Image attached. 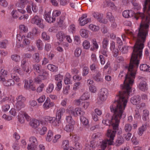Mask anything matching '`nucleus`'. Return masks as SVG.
Here are the masks:
<instances>
[{
	"label": "nucleus",
	"mask_w": 150,
	"mask_h": 150,
	"mask_svg": "<svg viewBox=\"0 0 150 150\" xmlns=\"http://www.w3.org/2000/svg\"><path fill=\"white\" fill-rule=\"evenodd\" d=\"M63 78V76L60 74L56 75L54 76L56 82L62 81Z\"/></svg>",
	"instance_id": "obj_54"
},
{
	"label": "nucleus",
	"mask_w": 150,
	"mask_h": 150,
	"mask_svg": "<svg viewBox=\"0 0 150 150\" xmlns=\"http://www.w3.org/2000/svg\"><path fill=\"white\" fill-rule=\"evenodd\" d=\"M31 23L35 24L41 28H44L45 25L43 24V20L40 16L36 15L30 20Z\"/></svg>",
	"instance_id": "obj_7"
},
{
	"label": "nucleus",
	"mask_w": 150,
	"mask_h": 150,
	"mask_svg": "<svg viewBox=\"0 0 150 150\" xmlns=\"http://www.w3.org/2000/svg\"><path fill=\"white\" fill-rule=\"evenodd\" d=\"M16 102L15 104V106L18 110L24 108L25 106V98L22 95H19L16 98Z\"/></svg>",
	"instance_id": "obj_5"
},
{
	"label": "nucleus",
	"mask_w": 150,
	"mask_h": 150,
	"mask_svg": "<svg viewBox=\"0 0 150 150\" xmlns=\"http://www.w3.org/2000/svg\"><path fill=\"white\" fill-rule=\"evenodd\" d=\"M80 119L81 123L85 126L89 125V121L84 116L80 117Z\"/></svg>",
	"instance_id": "obj_31"
},
{
	"label": "nucleus",
	"mask_w": 150,
	"mask_h": 150,
	"mask_svg": "<svg viewBox=\"0 0 150 150\" xmlns=\"http://www.w3.org/2000/svg\"><path fill=\"white\" fill-rule=\"evenodd\" d=\"M108 95V91L105 88H102L100 91L97 99L98 103H101L106 100Z\"/></svg>",
	"instance_id": "obj_6"
},
{
	"label": "nucleus",
	"mask_w": 150,
	"mask_h": 150,
	"mask_svg": "<svg viewBox=\"0 0 150 150\" xmlns=\"http://www.w3.org/2000/svg\"><path fill=\"white\" fill-rule=\"evenodd\" d=\"M70 89V86L69 85L65 86L63 88L62 92L64 94L67 95L69 93V91Z\"/></svg>",
	"instance_id": "obj_62"
},
{
	"label": "nucleus",
	"mask_w": 150,
	"mask_h": 150,
	"mask_svg": "<svg viewBox=\"0 0 150 150\" xmlns=\"http://www.w3.org/2000/svg\"><path fill=\"white\" fill-rule=\"evenodd\" d=\"M74 125L71 124H68L64 127V130L67 132H71L74 129Z\"/></svg>",
	"instance_id": "obj_43"
},
{
	"label": "nucleus",
	"mask_w": 150,
	"mask_h": 150,
	"mask_svg": "<svg viewBox=\"0 0 150 150\" xmlns=\"http://www.w3.org/2000/svg\"><path fill=\"white\" fill-rule=\"evenodd\" d=\"M127 103L126 99L123 100L120 98L119 100L115 101L110 106V109L111 112L114 113L110 121L109 119H103L102 121L103 123L107 126H112L114 129H118V126L120 119L125 118L126 115L124 110Z\"/></svg>",
	"instance_id": "obj_3"
},
{
	"label": "nucleus",
	"mask_w": 150,
	"mask_h": 150,
	"mask_svg": "<svg viewBox=\"0 0 150 150\" xmlns=\"http://www.w3.org/2000/svg\"><path fill=\"white\" fill-rule=\"evenodd\" d=\"M89 29L93 32L98 31L99 29V27L93 24H91L88 26Z\"/></svg>",
	"instance_id": "obj_32"
},
{
	"label": "nucleus",
	"mask_w": 150,
	"mask_h": 150,
	"mask_svg": "<svg viewBox=\"0 0 150 150\" xmlns=\"http://www.w3.org/2000/svg\"><path fill=\"white\" fill-rule=\"evenodd\" d=\"M44 17L46 21L49 23H52L54 21V18H51L50 12L45 13Z\"/></svg>",
	"instance_id": "obj_30"
},
{
	"label": "nucleus",
	"mask_w": 150,
	"mask_h": 150,
	"mask_svg": "<svg viewBox=\"0 0 150 150\" xmlns=\"http://www.w3.org/2000/svg\"><path fill=\"white\" fill-rule=\"evenodd\" d=\"M12 59L16 62H19L20 60V57L17 54H15L11 56Z\"/></svg>",
	"instance_id": "obj_60"
},
{
	"label": "nucleus",
	"mask_w": 150,
	"mask_h": 150,
	"mask_svg": "<svg viewBox=\"0 0 150 150\" xmlns=\"http://www.w3.org/2000/svg\"><path fill=\"white\" fill-rule=\"evenodd\" d=\"M11 77L16 82H19L21 81V79L19 77L15 74L11 73Z\"/></svg>",
	"instance_id": "obj_51"
},
{
	"label": "nucleus",
	"mask_w": 150,
	"mask_h": 150,
	"mask_svg": "<svg viewBox=\"0 0 150 150\" xmlns=\"http://www.w3.org/2000/svg\"><path fill=\"white\" fill-rule=\"evenodd\" d=\"M56 37L58 41L62 42L64 38V34L62 31L59 32L56 34Z\"/></svg>",
	"instance_id": "obj_29"
},
{
	"label": "nucleus",
	"mask_w": 150,
	"mask_h": 150,
	"mask_svg": "<svg viewBox=\"0 0 150 150\" xmlns=\"http://www.w3.org/2000/svg\"><path fill=\"white\" fill-rule=\"evenodd\" d=\"M75 111L74 110V108L71 105H69L66 110V112L69 115H74Z\"/></svg>",
	"instance_id": "obj_40"
},
{
	"label": "nucleus",
	"mask_w": 150,
	"mask_h": 150,
	"mask_svg": "<svg viewBox=\"0 0 150 150\" xmlns=\"http://www.w3.org/2000/svg\"><path fill=\"white\" fill-rule=\"evenodd\" d=\"M139 68L141 71L150 72V67L146 64H142L140 65Z\"/></svg>",
	"instance_id": "obj_26"
},
{
	"label": "nucleus",
	"mask_w": 150,
	"mask_h": 150,
	"mask_svg": "<svg viewBox=\"0 0 150 150\" xmlns=\"http://www.w3.org/2000/svg\"><path fill=\"white\" fill-rule=\"evenodd\" d=\"M11 15L14 18H18L19 16L18 10L13 9L11 12Z\"/></svg>",
	"instance_id": "obj_59"
},
{
	"label": "nucleus",
	"mask_w": 150,
	"mask_h": 150,
	"mask_svg": "<svg viewBox=\"0 0 150 150\" xmlns=\"http://www.w3.org/2000/svg\"><path fill=\"white\" fill-rule=\"evenodd\" d=\"M65 110L64 108H61L57 110L56 114V117L59 119H61L62 116L65 112Z\"/></svg>",
	"instance_id": "obj_23"
},
{
	"label": "nucleus",
	"mask_w": 150,
	"mask_h": 150,
	"mask_svg": "<svg viewBox=\"0 0 150 150\" xmlns=\"http://www.w3.org/2000/svg\"><path fill=\"white\" fill-rule=\"evenodd\" d=\"M33 67L34 70L39 74L43 70L42 69L41 66L38 64L34 65Z\"/></svg>",
	"instance_id": "obj_38"
},
{
	"label": "nucleus",
	"mask_w": 150,
	"mask_h": 150,
	"mask_svg": "<svg viewBox=\"0 0 150 150\" xmlns=\"http://www.w3.org/2000/svg\"><path fill=\"white\" fill-rule=\"evenodd\" d=\"M0 81L6 86H13L15 84V82L13 79H9L6 80L5 78L2 76H0Z\"/></svg>",
	"instance_id": "obj_11"
},
{
	"label": "nucleus",
	"mask_w": 150,
	"mask_h": 150,
	"mask_svg": "<svg viewBox=\"0 0 150 150\" xmlns=\"http://www.w3.org/2000/svg\"><path fill=\"white\" fill-rule=\"evenodd\" d=\"M95 80L97 82H102L103 81V78L102 76L100 73L98 72L94 76Z\"/></svg>",
	"instance_id": "obj_39"
},
{
	"label": "nucleus",
	"mask_w": 150,
	"mask_h": 150,
	"mask_svg": "<svg viewBox=\"0 0 150 150\" xmlns=\"http://www.w3.org/2000/svg\"><path fill=\"white\" fill-rule=\"evenodd\" d=\"M144 13L137 12L136 13L132 10H126L123 11L122 15L125 18H129L134 16L136 20L139 18L141 19V22L139 28L133 33L132 30H126V33L133 37L136 41L135 46H141V48L144 47L146 37L148 34L149 22L150 21V11L149 9L147 4H145V2L143 5Z\"/></svg>",
	"instance_id": "obj_2"
},
{
	"label": "nucleus",
	"mask_w": 150,
	"mask_h": 150,
	"mask_svg": "<svg viewBox=\"0 0 150 150\" xmlns=\"http://www.w3.org/2000/svg\"><path fill=\"white\" fill-rule=\"evenodd\" d=\"M66 120L68 124H71L74 125L75 124V122L72 119L71 116H68L66 117Z\"/></svg>",
	"instance_id": "obj_44"
},
{
	"label": "nucleus",
	"mask_w": 150,
	"mask_h": 150,
	"mask_svg": "<svg viewBox=\"0 0 150 150\" xmlns=\"http://www.w3.org/2000/svg\"><path fill=\"white\" fill-rule=\"evenodd\" d=\"M140 97L139 96H134L131 99V103L134 105L138 104L140 102Z\"/></svg>",
	"instance_id": "obj_21"
},
{
	"label": "nucleus",
	"mask_w": 150,
	"mask_h": 150,
	"mask_svg": "<svg viewBox=\"0 0 150 150\" xmlns=\"http://www.w3.org/2000/svg\"><path fill=\"white\" fill-rule=\"evenodd\" d=\"M74 41L75 44L79 45L81 43L80 37L78 35H75L74 38Z\"/></svg>",
	"instance_id": "obj_53"
},
{
	"label": "nucleus",
	"mask_w": 150,
	"mask_h": 150,
	"mask_svg": "<svg viewBox=\"0 0 150 150\" xmlns=\"http://www.w3.org/2000/svg\"><path fill=\"white\" fill-rule=\"evenodd\" d=\"M81 99L83 101L88 99L89 98V94L88 93H84L80 97Z\"/></svg>",
	"instance_id": "obj_57"
},
{
	"label": "nucleus",
	"mask_w": 150,
	"mask_h": 150,
	"mask_svg": "<svg viewBox=\"0 0 150 150\" xmlns=\"http://www.w3.org/2000/svg\"><path fill=\"white\" fill-rule=\"evenodd\" d=\"M24 117L27 121H29L30 119V117L25 112L20 111L18 114L17 116L18 121L21 124L24 123L25 120Z\"/></svg>",
	"instance_id": "obj_8"
},
{
	"label": "nucleus",
	"mask_w": 150,
	"mask_h": 150,
	"mask_svg": "<svg viewBox=\"0 0 150 150\" xmlns=\"http://www.w3.org/2000/svg\"><path fill=\"white\" fill-rule=\"evenodd\" d=\"M107 52L108 50L107 47L103 48V47H102L99 51L100 53L106 57H107L108 56Z\"/></svg>",
	"instance_id": "obj_63"
},
{
	"label": "nucleus",
	"mask_w": 150,
	"mask_h": 150,
	"mask_svg": "<svg viewBox=\"0 0 150 150\" xmlns=\"http://www.w3.org/2000/svg\"><path fill=\"white\" fill-rule=\"evenodd\" d=\"M118 129H114V130L109 129L107 130L106 134L107 136L110 138V139H108L109 141V145H112L113 144V140L115 136L116 132L117 130H118Z\"/></svg>",
	"instance_id": "obj_9"
},
{
	"label": "nucleus",
	"mask_w": 150,
	"mask_h": 150,
	"mask_svg": "<svg viewBox=\"0 0 150 150\" xmlns=\"http://www.w3.org/2000/svg\"><path fill=\"white\" fill-rule=\"evenodd\" d=\"M54 88V86L52 83H50L46 89V91L47 93H50L52 92Z\"/></svg>",
	"instance_id": "obj_45"
},
{
	"label": "nucleus",
	"mask_w": 150,
	"mask_h": 150,
	"mask_svg": "<svg viewBox=\"0 0 150 150\" xmlns=\"http://www.w3.org/2000/svg\"><path fill=\"white\" fill-rule=\"evenodd\" d=\"M14 100V98L11 95H8L6 96L2 99L0 101V104H2L4 102L7 100L9 102L12 103Z\"/></svg>",
	"instance_id": "obj_25"
},
{
	"label": "nucleus",
	"mask_w": 150,
	"mask_h": 150,
	"mask_svg": "<svg viewBox=\"0 0 150 150\" xmlns=\"http://www.w3.org/2000/svg\"><path fill=\"white\" fill-rule=\"evenodd\" d=\"M36 44L38 50H42L43 49L44 44L41 40L38 39L37 40Z\"/></svg>",
	"instance_id": "obj_33"
},
{
	"label": "nucleus",
	"mask_w": 150,
	"mask_h": 150,
	"mask_svg": "<svg viewBox=\"0 0 150 150\" xmlns=\"http://www.w3.org/2000/svg\"><path fill=\"white\" fill-rule=\"evenodd\" d=\"M39 33V32L37 28H33L31 31L28 34L27 37L28 38H33L34 36H37Z\"/></svg>",
	"instance_id": "obj_17"
},
{
	"label": "nucleus",
	"mask_w": 150,
	"mask_h": 150,
	"mask_svg": "<svg viewBox=\"0 0 150 150\" xmlns=\"http://www.w3.org/2000/svg\"><path fill=\"white\" fill-rule=\"evenodd\" d=\"M17 38L18 42H17L16 44L18 47H22L23 45H29L30 43V41L27 38V36H21V35L17 34Z\"/></svg>",
	"instance_id": "obj_4"
},
{
	"label": "nucleus",
	"mask_w": 150,
	"mask_h": 150,
	"mask_svg": "<svg viewBox=\"0 0 150 150\" xmlns=\"http://www.w3.org/2000/svg\"><path fill=\"white\" fill-rule=\"evenodd\" d=\"M8 41L6 40H5L2 42H0V48H5L6 45L8 44Z\"/></svg>",
	"instance_id": "obj_61"
},
{
	"label": "nucleus",
	"mask_w": 150,
	"mask_h": 150,
	"mask_svg": "<svg viewBox=\"0 0 150 150\" xmlns=\"http://www.w3.org/2000/svg\"><path fill=\"white\" fill-rule=\"evenodd\" d=\"M48 69L52 71H56L57 70V67L52 64H49L47 66Z\"/></svg>",
	"instance_id": "obj_49"
},
{
	"label": "nucleus",
	"mask_w": 150,
	"mask_h": 150,
	"mask_svg": "<svg viewBox=\"0 0 150 150\" xmlns=\"http://www.w3.org/2000/svg\"><path fill=\"white\" fill-rule=\"evenodd\" d=\"M141 46L134 45L132 54L129 65L128 67V72L126 75L123 71H121L118 77L120 79L125 78L124 84L120 86L121 91H120L117 95V100L120 98L124 100L126 99L127 102L129 93L131 91L132 86L134 83L137 69L139 63V59L142 55V50L144 47Z\"/></svg>",
	"instance_id": "obj_1"
},
{
	"label": "nucleus",
	"mask_w": 150,
	"mask_h": 150,
	"mask_svg": "<svg viewBox=\"0 0 150 150\" xmlns=\"http://www.w3.org/2000/svg\"><path fill=\"white\" fill-rule=\"evenodd\" d=\"M57 22L58 25L60 27L64 28L66 26L65 18L64 16H61L58 20Z\"/></svg>",
	"instance_id": "obj_20"
},
{
	"label": "nucleus",
	"mask_w": 150,
	"mask_h": 150,
	"mask_svg": "<svg viewBox=\"0 0 150 150\" xmlns=\"http://www.w3.org/2000/svg\"><path fill=\"white\" fill-rule=\"evenodd\" d=\"M33 60L36 62L38 63L40 61L39 54L38 53L34 54L32 56Z\"/></svg>",
	"instance_id": "obj_47"
},
{
	"label": "nucleus",
	"mask_w": 150,
	"mask_h": 150,
	"mask_svg": "<svg viewBox=\"0 0 150 150\" xmlns=\"http://www.w3.org/2000/svg\"><path fill=\"white\" fill-rule=\"evenodd\" d=\"M87 15L86 14H83L80 17L79 20V24L80 25L83 26L88 22H91V18H87Z\"/></svg>",
	"instance_id": "obj_12"
},
{
	"label": "nucleus",
	"mask_w": 150,
	"mask_h": 150,
	"mask_svg": "<svg viewBox=\"0 0 150 150\" xmlns=\"http://www.w3.org/2000/svg\"><path fill=\"white\" fill-rule=\"evenodd\" d=\"M93 48L94 50H97L99 46L95 39H93L92 40Z\"/></svg>",
	"instance_id": "obj_58"
},
{
	"label": "nucleus",
	"mask_w": 150,
	"mask_h": 150,
	"mask_svg": "<svg viewBox=\"0 0 150 150\" xmlns=\"http://www.w3.org/2000/svg\"><path fill=\"white\" fill-rule=\"evenodd\" d=\"M124 142V139L121 136H119L116 141V145L117 146H119L122 144Z\"/></svg>",
	"instance_id": "obj_37"
},
{
	"label": "nucleus",
	"mask_w": 150,
	"mask_h": 150,
	"mask_svg": "<svg viewBox=\"0 0 150 150\" xmlns=\"http://www.w3.org/2000/svg\"><path fill=\"white\" fill-rule=\"evenodd\" d=\"M29 141L30 142V144L37 145H38V141L37 138L35 137L31 136L29 138Z\"/></svg>",
	"instance_id": "obj_35"
},
{
	"label": "nucleus",
	"mask_w": 150,
	"mask_h": 150,
	"mask_svg": "<svg viewBox=\"0 0 150 150\" xmlns=\"http://www.w3.org/2000/svg\"><path fill=\"white\" fill-rule=\"evenodd\" d=\"M74 110L75 112L74 115L75 116L79 115L80 117H81L84 116L85 114V112L80 108L77 107Z\"/></svg>",
	"instance_id": "obj_19"
},
{
	"label": "nucleus",
	"mask_w": 150,
	"mask_h": 150,
	"mask_svg": "<svg viewBox=\"0 0 150 150\" xmlns=\"http://www.w3.org/2000/svg\"><path fill=\"white\" fill-rule=\"evenodd\" d=\"M37 145L29 144L28 145L27 149L28 150H37Z\"/></svg>",
	"instance_id": "obj_52"
},
{
	"label": "nucleus",
	"mask_w": 150,
	"mask_h": 150,
	"mask_svg": "<svg viewBox=\"0 0 150 150\" xmlns=\"http://www.w3.org/2000/svg\"><path fill=\"white\" fill-rule=\"evenodd\" d=\"M40 76L43 80L46 79L48 77L49 74L48 72L43 69L39 74Z\"/></svg>",
	"instance_id": "obj_34"
},
{
	"label": "nucleus",
	"mask_w": 150,
	"mask_h": 150,
	"mask_svg": "<svg viewBox=\"0 0 150 150\" xmlns=\"http://www.w3.org/2000/svg\"><path fill=\"white\" fill-rule=\"evenodd\" d=\"M15 73H17L20 75L24 74V72L21 70L19 66L17 65L15 66L11 71V73L15 74Z\"/></svg>",
	"instance_id": "obj_24"
},
{
	"label": "nucleus",
	"mask_w": 150,
	"mask_h": 150,
	"mask_svg": "<svg viewBox=\"0 0 150 150\" xmlns=\"http://www.w3.org/2000/svg\"><path fill=\"white\" fill-rule=\"evenodd\" d=\"M42 38L45 41H48L50 40V37L48 35L47 33L45 32H43L42 33Z\"/></svg>",
	"instance_id": "obj_55"
},
{
	"label": "nucleus",
	"mask_w": 150,
	"mask_h": 150,
	"mask_svg": "<svg viewBox=\"0 0 150 150\" xmlns=\"http://www.w3.org/2000/svg\"><path fill=\"white\" fill-rule=\"evenodd\" d=\"M47 130V128L45 126H43L41 128H38V133L41 135H44Z\"/></svg>",
	"instance_id": "obj_42"
},
{
	"label": "nucleus",
	"mask_w": 150,
	"mask_h": 150,
	"mask_svg": "<svg viewBox=\"0 0 150 150\" xmlns=\"http://www.w3.org/2000/svg\"><path fill=\"white\" fill-rule=\"evenodd\" d=\"M54 105V103L50 102V100L47 98L43 104V107L45 110H46L49 109L50 107H53Z\"/></svg>",
	"instance_id": "obj_18"
},
{
	"label": "nucleus",
	"mask_w": 150,
	"mask_h": 150,
	"mask_svg": "<svg viewBox=\"0 0 150 150\" xmlns=\"http://www.w3.org/2000/svg\"><path fill=\"white\" fill-rule=\"evenodd\" d=\"M137 87L140 90L145 91L148 89V86L146 81H142L139 82L137 85Z\"/></svg>",
	"instance_id": "obj_14"
},
{
	"label": "nucleus",
	"mask_w": 150,
	"mask_h": 150,
	"mask_svg": "<svg viewBox=\"0 0 150 150\" xmlns=\"http://www.w3.org/2000/svg\"><path fill=\"white\" fill-rule=\"evenodd\" d=\"M149 116V111L146 109L144 110L143 111L142 118L143 121L146 122V124L150 121Z\"/></svg>",
	"instance_id": "obj_15"
},
{
	"label": "nucleus",
	"mask_w": 150,
	"mask_h": 150,
	"mask_svg": "<svg viewBox=\"0 0 150 150\" xmlns=\"http://www.w3.org/2000/svg\"><path fill=\"white\" fill-rule=\"evenodd\" d=\"M24 87L27 90L31 89L33 91H35L36 90L35 86L32 79L24 80Z\"/></svg>",
	"instance_id": "obj_10"
},
{
	"label": "nucleus",
	"mask_w": 150,
	"mask_h": 150,
	"mask_svg": "<svg viewBox=\"0 0 150 150\" xmlns=\"http://www.w3.org/2000/svg\"><path fill=\"white\" fill-rule=\"evenodd\" d=\"M132 125L129 123L126 124L124 126V130L126 132H130L132 129Z\"/></svg>",
	"instance_id": "obj_50"
},
{
	"label": "nucleus",
	"mask_w": 150,
	"mask_h": 150,
	"mask_svg": "<svg viewBox=\"0 0 150 150\" xmlns=\"http://www.w3.org/2000/svg\"><path fill=\"white\" fill-rule=\"evenodd\" d=\"M53 134V132L51 130H49L47 134V136L46 138V141L48 142H50L52 140Z\"/></svg>",
	"instance_id": "obj_41"
},
{
	"label": "nucleus",
	"mask_w": 150,
	"mask_h": 150,
	"mask_svg": "<svg viewBox=\"0 0 150 150\" xmlns=\"http://www.w3.org/2000/svg\"><path fill=\"white\" fill-rule=\"evenodd\" d=\"M109 141L108 139L103 140L100 141L99 146L102 150H104L105 149L108 144H109Z\"/></svg>",
	"instance_id": "obj_22"
},
{
	"label": "nucleus",
	"mask_w": 150,
	"mask_h": 150,
	"mask_svg": "<svg viewBox=\"0 0 150 150\" xmlns=\"http://www.w3.org/2000/svg\"><path fill=\"white\" fill-rule=\"evenodd\" d=\"M61 119H59L57 117L54 118L52 125L54 126H59L61 123Z\"/></svg>",
	"instance_id": "obj_48"
},
{
	"label": "nucleus",
	"mask_w": 150,
	"mask_h": 150,
	"mask_svg": "<svg viewBox=\"0 0 150 150\" xmlns=\"http://www.w3.org/2000/svg\"><path fill=\"white\" fill-rule=\"evenodd\" d=\"M93 16L100 22L106 23L108 22L107 19H103V14L98 12H94L93 13Z\"/></svg>",
	"instance_id": "obj_13"
},
{
	"label": "nucleus",
	"mask_w": 150,
	"mask_h": 150,
	"mask_svg": "<svg viewBox=\"0 0 150 150\" xmlns=\"http://www.w3.org/2000/svg\"><path fill=\"white\" fill-rule=\"evenodd\" d=\"M81 49L79 47L76 48L74 51L75 56L77 57H79L81 53Z\"/></svg>",
	"instance_id": "obj_56"
},
{
	"label": "nucleus",
	"mask_w": 150,
	"mask_h": 150,
	"mask_svg": "<svg viewBox=\"0 0 150 150\" xmlns=\"http://www.w3.org/2000/svg\"><path fill=\"white\" fill-rule=\"evenodd\" d=\"M71 76L69 73H67L65 76L64 82L65 84H69L70 83V78Z\"/></svg>",
	"instance_id": "obj_46"
},
{
	"label": "nucleus",
	"mask_w": 150,
	"mask_h": 150,
	"mask_svg": "<svg viewBox=\"0 0 150 150\" xmlns=\"http://www.w3.org/2000/svg\"><path fill=\"white\" fill-rule=\"evenodd\" d=\"M146 124H143L140 127L137 132L139 136H142L146 129Z\"/></svg>",
	"instance_id": "obj_27"
},
{
	"label": "nucleus",
	"mask_w": 150,
	"mask_h": 150,
	"mask_svg": "<svg viewBox=\"0 0 150 150\" xmlns=\"http://www.w3.org/2000/svg\"><path fill=\"white\" fill-rule=\"evenodd\" d=\"M40 123L38 120L33 119L29 122L30 125L33 128H36L39 125Z\"/></svg>",
	"instance_id": "obj_28"
},
{
	"label": "nucleus",
	"mask_w": 150,
	"mask_h": 150,
	"mask_svg": "<svg viewBox=\"0 0 150 150\" xmlns=\"http://www.w3.org/2000/svg\"><path fill=\"white\" fill-rule=\"evenodd\" d=\"M89 31L86 29L82 28L79 31V34L82 38H87L89 37Z\"/></svg>",
	"instance_id": "obj_16"
},
{
	"label": "nucleus",
	"mask_w": 150,
	"mask_h": 150,
	"mask_svg": "<svg viewBox=\"0 0 150 150\" xmlns=\"http://www.w3.org/2000/svg\"><path fill=\"white\" fill-rule=\"evenodd\" d=\"M82 45L83 48L85 50L89 49L91 46L90 42L87 40H85L83 41Z\"/></svg>",
	"instance_id": "obj_36"
},
{
	"label": "nucleus",
	"mask_w": 150,
	"mask_h": 150,
	"mask_svg": "<svg viewBox=\"0 0 150 150\" xmlns=\"http://www.w3.org/2000/svg\"><path fill=\"white\" fill-rule=\"evenodd\" d=\"M134 119L137 120H140L141 118V115L140 112L138 110H136L134 114Z\"/></svg>",
	"instance_id": "obj_64"
}]
</instances>
